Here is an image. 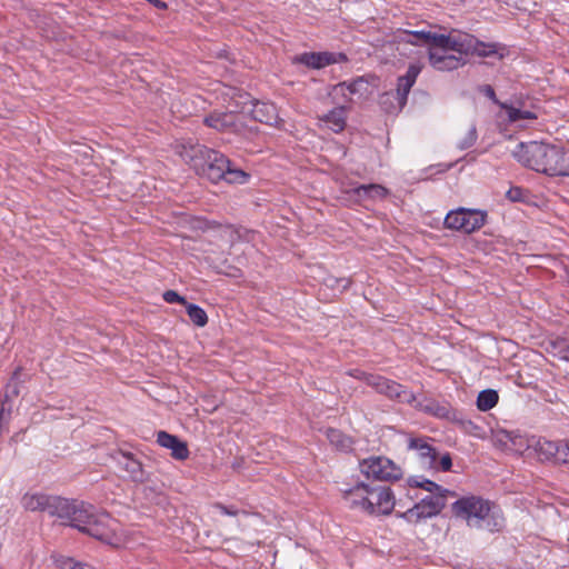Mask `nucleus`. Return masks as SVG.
<instances>
[{
    "label": "nucleus",
    "mask_w": 569,
    "mask_h": 569,
    "mask_svg": "<svg viewBox=\"0 0 569 569\" xmlns=\"http://www.w3.org/2000/svg\"><path fill=\"white\" fill-rule=\"evenodd\" d=\"M399 42L412 46H429L430 64L439 71H452L466 63L463 56L472 49V37L469 34L446 36L430 31L399 30Z\"/></svg>",
    "instance_id": "1"
},
{
    "label": "nucleus",
    "mask_w": 569,
    "mask_h": 569,
    "mask_svg": "<svg viewBox=\"0 0 569 569\" xmlns=\"http://www.w3.org/2000/svg\"><path fill=\"white\" fill-rule=\"evenodd\" d=\"M180 154L192 163L199 174L213 183L224 180L228 183L243 184L250 177L243 170L232 167L223 153L202 144H191L189 148L183 146Z\"/></svg>",
    "instance_id": "2"
},
{
    "label": "nucleus",
    "mask_w": 569,
    "mask_h": 569,
    "mask_svg": "<svg viewBox=\"0 0 569 569\" xmlns=\"http://www.w3.org/2000/svg\"><path fill=\"white\" fill-rule=\"evenodd\" d=\"M451 511L457 519L473 529L495 532L503 527V519L495 511V505L479 496L459 498L452 503Z\"/></svg>",
    "instance_id": "3"
},
{
    "label": "nucleus",
    "mask_w": 569,
    "mask_h": 569,
    "mask_svg": "<svg viewBox=\"0 0 569 569\" xmlns=\"http://www.w3.org/2000/svg\"><path fill=\"white\" fill-rule=\"evenodd\" d=\"M557 148L548 143L530 141L520 143L513 156L523 166L537 172L553 176Z\"/></svg>",
    "instance_id": "4"
},
{
    "label": "nucleus",
    "mask_w": 569,
    "mask_h": 569,
    "mask_svg": "<svg viewBox=\"0 0 569 569\" xmlns=\"http://www.w3.org/2000/svg\"><path fill=\"white\" fill-rule=\"evenodd\" d=\"M87 516L88 519L79 526V531L113 547H120L123 543L121 526L109 513L96 512L93 506L89 505Z\"/></svg>",
    "instance_id": "5"
},
{
    "label": "nucleus",
    "mask_w": 569,
    "mask_h": 569,
    "mask_svg": "<svg viewBox=\"0 0 569 569\" xmlns=\"http://www.w3.org/2000/svg\"><path fill=\"white\" fill-rule=\"evenodd\" d=\"M361 475L373 481H397L402 470L392 460L382 456H373L359 462Z\"/></svg>",
    "instance_id": "6"
},
{
    "label": "nucleus",
    "mask_w": 569,
    "mask_h": 569,
    "mask_svg": "<svg viewBox=\"0 0 569 569\" xmlns=\"http://www.w3.org/2000/svg\"><path fill=\"white\" fill-rule=\"evenodd\" d=\"M88 503L82 501L68 500L58 496H53L49 509L50 516H56L73 528H79L84 519H88Z\"/></svg>",
    "instance_id": "7"
},
{
    "label": "nucleus",
    "mask_w": 569,
    "mask_h": 569,
    "mask_svg": "<svg viewBox=\"0 0 569 569\" xmlns=\"http://www.w3.org/2000/svg\"><path fill=\"white\" fill-rule=\"evenodd\" d=\"M486 218L487 213L485 211L459 208L446 216L445 227L465 233H472L485 224Z\"/></svg>",
    "instance_id": "8"
},
{
    "label": "nucleus",
    "mask_w": 569,
    "mask_h": 569,
    "mask_svg": "<svg viewBox=\"0 0 569 569\" xmlns=\"http://www.w3.org/2000/svg\"><path fill=\"white\" fill-rule=\"evenodd\" d=\"M448 497L449 496L438 493L435 496H428L426 498H422L412 508L403 512L402 518H405L409 522L417 523L423 519L435 517L439 515L446 507Z\"/></svg>",
    "instance_id": "9"
},
{
    "label": "nucleus",
    "mask_w": 569,
    "mask_h": 569,
    "mask_svg": "<svg viewBox=\"0 0 569 569\" xmlns=\"http://www.w3.org/2000/svg\"><path fill=\"white\" fill-rule=\"evenodd\" d=\"M370 387L390 400L408 405H412L416 401V396L402 385L377 373L371 379Z\"/></svg>",
    "instance_id": "10"
},
{
    "label": "nucleus",
    "mask_w": 569,
    "mask_h": 569,
    "mask_svg": "<svg viewBox=\"0 0 569 569\" xmlns=\"http://www.w3.org/2000/svg\"><path fill=\"white\" fill-rule=\"evenodd\" d=\"M411 406L420 411H423L428 415H431V416L440 418V419H446L449 421H457V422L462 421L460 418V413L456 409H453L450 406V403H448L446 401L439 402L435 399H430V398H426V397H423L421 399H418L416 397V401Z\"/></svg>",
    "instance_id": "11"
},
{
    "label": "nucleus",
    "mask_w": 569,
    "mask_h": 569,
    "mask_svg": "<svg viewBox=\"0 0 569 569\" xmlns=\"http://www.w3.org/2000/svg\"><path fill=\"white\" fill-rule=\"evenodd\" d=\"M368 500L371 502V508H367L368 515H389L395 507L393 496L388 487H370Z\"/></svg>",
    "instance_id": "12"
},
{
    "label": "nucleus",
    "mask_w": 569,
    "mask_h": 569,
    "mask_svg": "<svg viewBox=\"0 0 569 569\" xmlns=\"http://www.w3.org/2000/svg\"><path fill=\"white\" fill-rule=\"evenodd\" d=\"M114 460L132 481L142 483L148 480L149 477L142 463L131 452L120 450L114 456Z\"/></svg>",
    "instance_id": "13"
},
{
    "label": "nucleus",
    "mask_w": 569,
    "mask_h": 569,
    "mask_svg": "<svg viewBox=\"0 0 569 569\" xmlns=\"http://www.w3.org/2000/svg\"><path fill=\"white\" fill-rule=\"evenodd\" d=\"M421 72V66L418 63L409 64L407 72L403 76H399L397 79L396 99L400 100L405 106L407 104L408 94L410 93L411 88L417 81L418 76Z\"/></svg>",
    "instance_id": "14"
},
{
    "label": "nucleus",
    "mask_w": 569,
    "mask_h": 569,
    "mask_svg": "<svg viewBox=\"0 0 569 569\" xmlns=\"http://www.w3.org/2000/svg\"><path fill=\"white\" fill-rule=\"evenodd\" d=\"M370 486L361 482L343 491V499L350 508L360 509L367 513V508H371L369 499Z\"/></svg>",
    "instance_id": "15"
},
{
    "label": "nucleus",
    "mask_w": 569,
    "mask_h": 569,
    "mask_svg": "<svg viewBox=\"0 0 569 569\" xmlns=\"http://www.w3.org/2000/svg\"><path fill=\"white\" fill-rule=\"evenodd\" d=\"M250 113L256 121L266 123L269 126H278L281 119L278 114L277 107L271 102L256 101L252 102Z\"/></svg>",
    "instance_id": "16"
},
{
    "label": "nucleus",
    "mask_w": 569,
    "mask_h": 569,
    "mask_svg": "<svg viewBox=\"0 0 569 569\" xmlns=\"http://www.w3.org/2000/svg\"><path fill=\"white\" fill-rule=\"evenodd\" d=\"M429 440L430 439L427 437L410 438L408 441V448L411 450H416L426 466L435 468L437 463L438 452L429 443Z\"/></svg>",
    "instance_id": "17"
},
{
    "label": "nucleus",
    "mask_w": 569,
    "mask_h": 569,
    "mask_svg": "<svg viewBox=\"0 0 569 569\" xmlns=\"http://www.w3.org/2000/svg\"><path fill=\"white\" fill-rule=\"evenodd\" d=\"M157 442L167 449L171 450V456L177 460H186L189 457V449L184 441H181L177 436L170 435L166 431H159L157 435Z\"/></svg>",
    "instance_id": "18"
},
{
    "label": "nucleus",
    "mask_w": 569,
    "mask_h": 569,
    "mask_svg": "<svg viewBox=\"0 0 569 569\" xmlns=\"http://www.w3.org/2000/svg\"><path fill=\"white\" fill-rule=\"evenodd\" d=\"M295 61L312 69H321L338 62L336 54L331 52H305L296 57Z\"/></svg>",
    "instance_id": "19"
},
{
    "label": "nucleus",
    "mask_w": 569,
    "mask_h": 569,
    "mask_svg": "<svg viewBox=\"0 0 569 569\" xmlns=\"http://www.w3.org/2000/svg\"><path fill=\"white\" fill-rule=\"evenodd\" d=\"M52 497L42 492H26L21 498V505L27 511L49 512Z\"/></svg>",
    "instance_id": "20"
},
{
    "label": "nucleus",
    "mask_w": 569,
    "mask_h": 569,
    "mask_svg": "<svg viewBox=\"0 0 569 569\" xmlns=\"http://www.w3.org/2000/svg\"><path fill=\"white\" fill-rule=\"evenodd\" d=\"M236 121L237 114L234 112H213L204 118V123L208 127L220 131L232 130Z\"/></svg>",
    "instance_id": "21"
},
{
    "label": "nucleus",
    "mask_w": 569,
    "mask_h": 569,
    "mask_svg": "<svg viewBox=\"0 0 569 569\" xmlns=\"http://www.w3.org/2000/svg\"><path fill=\"white\" fill-rule=\"evenodd\" d=\"M346 108L338 107L328 113L320 116L319 121L336 133L341 132L346 127Z\"/></svg>",
    "instance_id": "22"
},
{
    "label": "nucleus",
    "mask_w": 569,
    "mask_h": 569,
    "mask_svg": "<svg viewBox=\"0 0 569 569\" xmlns=\"http://www.w3.org/2000/svg\"><path fill=\"white\" fill-rule=\"evenodd\" d=\"M533 450L541 461H548L555 458L558 453L562 452L561 445L558 442L540 438L533 445Z\"/></svg>",
    "instance_id": "23"
},
{
    "label": "nucleus",
    "mask_w": 569,
    "mask_h": 569,
    "mask_svg": "<svg viewBox=\"0 0 569 569\" xmlns=\"http://www.w3.org/2000/svg\"><path fill=\"white\" fill-rule=\"evenodd\" d=\"M351 192L359 199H385L389 194V190L381 184L370 183L360 184L351 190Z\"/></svg>",
    "instance_id": "24"
},
{
    "label": "nucleus",
    "mask_w": 569,
    "mask_h": 569,
    "mask_svg": "<svg viewBox=\"0 0 569 569\" xmlns=\"http://www.w3.org/2000/svg\"><path fill=\"white\" fill-rule=\"evenodd\" d=\"M499 107L506 110L508 120L510 122H518L521 120H535L538 118V113L535 108L527 109L508 103H499Z\"/></svg>",
    "instance_id": "25"
},
{
    "label": "nucleus",
    "mask_w": 569,
    "mask_h": 569,
    "mask_svg": "<svg viewBox=\"0 0 569 569\" xmlns=\"http://www.w3.org/2000/svg\"><path fill=\"white\" fill-rule=\"evenodd\" d=\"M409 485L411 487L425 489L426 491L430 492L431 496H435L438 493H442L445 496H450V497L456 496V493L453 491H450L449 489H446V488L439 486L438 483H436L429 479L422 478V477H411L409 479Z\"/></svg>",
    "instance_id": "26"
},
{
    "label": "nucleus",
    "mask_w": 569,
    "mask_h": 569,
    "mask_svg": "<svg viewBox=\"0 0 569 569\" xmlns=\"http://www.w3.org/2000/svg\"><path fill=\"white\" fill-rule=\"evenodd\" d=\"M21 367H18L6 386V400H11L20 395V387L26 382L22 378Z\"/></svg>",
    "instance_id": "27"
},
{
    "label": "nucleus",
    "mask_w": 569,
    "mask_h": 569,
    "mask_svg": "<svg viewBox=\"0 0 569 569\" xmlns=\"http://www.w3.org/2000/svg\"><path fill=\"white\" fill-rule=\"evenodd\" d=\"M379 104L387 113H398L405 108V104L396 99L393 91L382 93L379 98Z\"/></svg>",
    "instance_id": "28"
},
{
    "label": "nucleus",
    "mask_w": 569,
    "mask_h": 569,
    "mask_svg": "<svg viewBox=\"0 0 569 569\" xmlns=\"http://www.w3.org/2000/svg\"><path fill=\"white\" fill-rule=\"evenodd\" d=\"M499 396L496 390L486 389L479 392L477 398V407L481 411L492 409L498 402Z\"/></svg>",
    "instance_id": "29"
},
{
    "label": "nucleus",
    "mask_w": 569,
    "mask_h": 569,
    "mask_svg": "<svg viewBox=\"0 0 569 569\" xmlns=\"http://www.w3.org/2000/svg\"><path fill=\"white\" fill-rule=\"evenodd\" d=\"M190 320L198 327H204L208 322V316L206 311L193 303L187 302L184 306Z\"/></svg>",
    "instance_id": "30"
},
{
    "label": "nucleus",
    "mask_w": 569,
    "mask_h": 569,
    "mask_svg": "<svg viewBox=\"0 0 569 569\" xmlns=\"http://www.w3.org/2000/svg\"><path fill=\"white\" fill-rule=\"evenodd\" d=\"M553 176H569V150L557 148Z\"/></svg>",
    "instance_id": "31"
},
{
    "label": "nucleus",
    "mask_w": 569,
    "mask_h": 569,
    "mask_svg": "<svg viewBox=\"0 0 569 569\" xmlns=\"http://www.w3.org/2000/svg\"><path fill=\"white\" fill-rule=\"evenodd\" d=\"M327 438L331 445H333L337 449L347 450L351 446V441L348 437L342 435L337 429H329L327 431Z\"/></svg>",
    "instance_id": "32"
},
{
    "label": "nucleus",
    "mask_w": 569,
    "mask_h": 569,
    "mask_svg": "<svg viewBox=\"0 0 569 569\" xmlns=\"http://www.w3.org/2000/svg\"><path fill=\"white\" fill-rule=\"evenodd\" d=\"M470 52H473L479 57H490L497 53V44L478 42L472 39V49Z\"/></svg>",
    "instance_id": "33"
},
{
    "label": "nucleus",
    "mask_w": 569,
    "mask_h": 569,
    "mask_svg": "<svg viewBox=\"0 0 569 569\" xmlns=\"http://www.w3.org/2000/svg\"><path fill=\"white\" fill-rule=\"evenodd\" d=\"M555 355L560 359L569 361V340L565 338L557 339L552 343Z\"/></svg>",
    "instance_id": "34"
},
{
    "label": "nucleus",
    "mask_w": 569,
    "mask_h": 569,
    "mask_svg": "<svg viewBox=\"0 0 569 569\" xmlns=\"http://www.w3.org/2000/svg\"><path fill=\"white\" fill-rule=\"evenodd\" d=\"M57 563L61 569H96L91 565L78 562L68 557H61L57 560Z\"/></svg>",
    "instance_id": "35"
},
{
    "label": "nucleus",
    "mask_w": 569,
    "mask_h": 569,
    "mask_svg": "<svg viewBox=\"0 0 569 569\" xmlns=\"http://www.w3.org/2000/svg\"><path fill=\"white\" fill-rule=\"evenodd\" d=\"M478 134L475 126L470 127L466 132L465 137L459 140L458 148L460 150H466L471 148L477 141Z\"/></svg>",
    "instance_id": "36"
},
{
    "label": "nucleus",
    "mask_w": 569,
    "mask_h": 569,
    "mask_svg": "<svg viewBox=\"0 0 569 569\" xmlns=\"http://www.w3.org/2000/svg\"><path fill=\"white\" fill-rule=\"evenodd\" d=\"M326 284L328 287H331L333 289H341V290H346L350 287L351 284V279L350 278H336V277H328L326 279Z\"/></svg>",
    "instance_id": "37"
},
{
    "label": "nucleus",
    "mask_w": 569,
    "mask_h": 569,
    "mask_svg": "<svg viewBox=\"0 0 569 569\" xmlns=\"http://www.w3.org/2000/svg\"><path fill=\"white\" fill-rule=\"evenodd\" d=\"M361 84H362L361 80H356L350 83L341 82V83H338L337 86H335V91H339L342 94H346L345 91L348 90V92L350 94H353V93L359 92V86H361Z\"/></svg>",
    "instance_id": "38"
},
{
    "label": "nucleus",
    "mask_w": 569,
    "mask_h": 569,
    "mask_svg": "<svg viewBox=\"0 0 569 569\" xmlns=\"http://www.w3.org/2000/svg\"><path fill=\"white\" fill-rule=\"evenodd\" d=\"M162 298L168 303H180V305L186 306L187 302H188L184 297L180 296L174 290H167V291H164L163 295H162Z\"/></svg>",
    "instance_id": "39"
},
{
    "label": "nucleus",
    "mask_w": 569,
    "mask_h": 569,
    "mask_svg": "<svg viewBox=\"0 0 569 569\" xmlns=\"http://www.w3.org/2000/svg\"><path fill=\"white\" fill-rule=\"evenodd\" d=\"M350 377L366 382L369 387L371 386V379L375 378L376 373H369L360 369H351L347 372Z\"/></svg>",
    "instance_id": "40"
},
{
    "label": "nucleus",
    "mask_w": 569,
    "mask_h": 569,
    "mask_svg": "<svg viewBox=\"0 0 569 569\" xmlns=\"http://www.w3.org/2000/svg\"><path fill=\"white\" fill-rule=\"evenodd\" d=\"M11 418V409H6L4 403H2L0 408V435L3 430H7L9 421Z\"/></svg>",
    "instance_id": "41"
},
{
    "label": "nucleus",
    "mask_w": 569,
    "mask_h": 569,
    "mask_svg": "<svg viewBox=\"0 0 569 569\" xmlns=\"http://www.w3.org/2000/svg\"><path fill=\"white\" fill-rule=\"evenodd\" d=\"M479 91L482 92L487 98H489L491 101H493L495 103L499 104L500 102L498 101L497 97H496V92L493 90V88L490 86V84H483L479 88Z\"/></svg>",
    "instance_id": "42"
},
{
    "label": "nucleus",
    "mask_w": 569,
    "mask_h": 569,
    "mask_svg": "<svg viewBox=\"0 0 569 569\" xmlns=\"http://www.w3.org/2000/svg\"><path fill=\"white\" fill-rule=\"evenodd\" d=\"M214 508L218 509L222 515L226 516H237L239 513L238 509L232 507H227L222 503H216Z\"/></svg>",
    "instance_id": "43"
},
{
    "label": "nucleus",
    "mask_w": 569,
    "mask_h": 569,
    "mask_svg": "<svg viewBox=\"0 0 569 569\" xmlns=\"http://www.w3.org/2000/svg\"><path fill=\"white\" fill-rule=\"evenodd\" d=\"M439 465H440V469H441L442 471H448V470H450V468H451V466H452V460H451L450 455H449V453L443 455V456L440 458Z\"/></svg>",
    "instance_id": "44"
},
{
    "label": "nucleus",
    "mask_w": 569,
    "mask_h": 569,
    "mask_svg": "<svg viewBox=\"0 0 569 569\" xmlns=\"http://www.w3.org/2000/svg\"><path fill=\"white\" fill-rule=\"evenodd\" d=\"M522 190L520 188H511L507 192V197L512 201H518L521 199Z\"/></svg>",
    "instance_id": "45"
},
{
    "label": "nucleus",
    "mask_w": 569,
    "mask_h": 569,
    "mask_svg": "<svg viewBox=\"0 0 569 569\" xmlns=\"http://www.w3.org/2000/svg\"><path fill=\"white\" fill-rule=\"evenodd\" d=\"M147 1L150 2L157 9H160V10L167 9V3L162 0H147Z\"/></svg>",
    "instance_id": "46"
},
{
    "label": "nucleus",
    "mask_w": 569,
    "mask_h": 569,
    "mask_svg": "<svg viewBox=\"0 0 569 569\" xmlns=\"http://www.w3.org/2000/svg\"><path fill=\"white\" fill-rule=\"evenodd\" d=\"M562 453H563V460L567 461L569 458V440L566 441L563 445H561Z\"/></svg>",
    "instance_id": "47"
}]
</instances>
